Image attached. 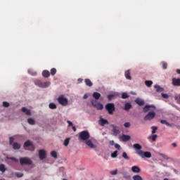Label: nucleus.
<instances>
[{
    "label": "nucleus",
    "instance_id": "f257e3e1",
    "mask_svg": "<svg viewBox=\"0 0 180 180\" xmlns=\"http://www.w3.org/2000/svg\"><path fill=\"white\" fill-rule=\"evenodd\" d=\"M134 148L136 150V153L141 156L142 158H151V153L150 152H144L143 150H141L142 146L139 144V143H136L134 144L133 146Z\"/></svg>",
    "mask_w": 180,
    "mask_h": 180
},
{
    "label": "nucleus",
    "instance_id": "f03ea898",
    "mask_svg": "<svg viewBox=\"0 0 180 180\" xmlns=\"http://www.w3.org/2000/svg\"><path fill=\"white\" fill-rule=\"evenodd\" d=\"M34 84H35V85H37L39 87L42 88V89L47 88L48 86H50L51 84V82H42L39 79H35L34 80Z\"/></svg>",
    "mask_w": 180,
    "mask_h": 180
},
{
    "label": "nucleus",
    "instance_id": "7ed1b4c3",
    "mask_svg": "<svg viewBox=\"0 0 180 180\" xmlns=\"http://www.w3.org/2000/svg\"><path fill=\"white\" fill-rule=\"evenodd\" d=\"M90 138V134L87 130H84L79 134V140L85 141Z\"/></svg>",
    "mask_w": 180,
    "mask_h": 180
},
{
    "label": "nucleus",
    "instance_id": "20e7f679",
    "mask_svg": "<svg viewBox=\"0 0 180 180\" xmlns=\"http://www.w3.org/2000/svg\"><path fill=\"white\" fill-rule=\"evenodd\" d=\"M24 147L26 150H30L31 152H33L35 150V146L33 145V143L30 140L25 142Z\"/></svg>",
    "mask_w": 180,
    "mask_h": 180
},
{
    "label": "nucleus",
    "instance_id": "39448f33",
    "mask_svg": "<svg viewBox=\"0 0 180 180\" xmlns=\"http://www.w3.org/2000/svg\"><path fill=\"white\" fill-rule=\"evenodd\" d=\"M105 108L108 111L109 115H112L113 112L115 110V105L114 103H109L105 105Z\"/></svg>",
    "mask_w": 180,
    "mask_h": 180
},
{
    "label": "nucleus",
    "instance_id": "423d86ee",
    "mask_svg": "<svg viewBox=\"0 0 180 180\" xmlns=\"http://www.w3.org/2000/svg\"><path fill=\"white\" fill-rule=\"evenodd\" d=\"M20 164L21 165H30L32 164V161L29 158H20Z\"/></svg>",
    "mask_w": 180,
    "mask_h": 180
},
{
    "label": "nucleus",
    "instance_id": "0eeeda50",
    "mask_svg": "<svg viewBox=\"0 0 180 180\" xmlns=\"http://www.w3.org/2000/svg\"><path fill=\"white\" fill-rule=\"evenodd\" d=\"M57 101L62 106H66L68 103V98H65L63 96H59L58 98H57Z\"/></svg>",
    "mask_w": 180,
    "mask_h": 180
},
{
    "label": "nucleus",
    "instance_id": "6e6552de",
    "mask_svg": "<svg viewBox=\"0 0 180 180\" xmlns=\"http://www.w3.org/2000/svg\"><path fill=\"white\" fill-rule=\"evenodd\" d=\"M155 112L153 111L148 112V114L144 117V121H150L155 117Z\"/></svg>",
    "mask_w": 180,
    "mask_h": 180
},
{
    "label": "nucleus",
    "instance_id": "1a4fd4ad",
    "mask_svg": "<svg viewBox=\"0 0 180 180\" xmlns=\"http://www.w3.org/2000/svg\"><path fill=\"white\" fill-rule=\"evenodd\" d=\"M39 158L41 160H44L46 158V153L44 150H39Z\"/></svg>",
    "mask_w": 180,
    "mask_h": 180
},
{
    "label": "nucleus",
    "instance_id": "9d476101",
    "mask_svg": "<svg viewBox=\"0 0 180 180\" xmlns=\"http://www.w3.org/2000/svg\"><path fill=\"white\" fill-rule=\"evenodd\" d=\"M172 85L176 86H180V78H173Z\"/></svg>",
    "mask_w": 180,
    "mask_h": 180
},
{
    "label": "nucleus",
    "instance_id": "9b49d317",
    "mask_svg": "<svg viewBox=\"0 0 180 180\" xmlns=\"http://www.w3.org/2000/svg\"><path fill=\"white\" fill-rule=\"evenodd\" d=\"M21 112L22 113H25V115L30 116L32 115L31 110L30 109H27V108L22 107V108L20 109Z\"/></svg>",
    "mask_w": 180,
    "mask_h": 180
},
{
    "label": "nucleus",
    "instance_id": "f8f14e48",
    "mask_svg": "<svg viewBox=\"0 0 180 180\" xmlns=\"http://www.w3.org/2000/svg\"><path fill=\"white\" fill-rule=\"evenodd\" d=\"M150 108H153L155 109V106H154L153 105H146L144 108H143V112L145 113H146L147 112H148L149 110H150Z\"/></svg>",
    "mask_w": 180,
    "mask_h": 180
},
{
    "label": "nucleus",
    "instance_id": "ddd939ff",
    "mask_svg": "<svg viewBox=\"0 0 180 180\" xmlns=\"http://www.w3.org/2000/svg\"><path fill=\"white\" fill-rule=\"evenodd\" d=\"M86 144L91 149L96 148V146L93 143L92 141L91 140L86 141Z\"/></svg>",
    "mask_w": 180,
    "mask_h": 180
},
{
    "label": "nucleus",
    "instance_id": "4468645a",
    "mask_svg": "<svg viewBox=\"0 0 180 180\" xmlns=\"http://www.w3.org/2000/svg\"><path fill=\"white\" fill-rule=\"evenodd\" d=\"M50 75H51L50 71L47 70L42 71V76L44 77L48 78L49 77H50Z\"/></svg>",
    "mask_w": 180,
    "mask_h": 180
},
{
    "label": "nucleus",
    "instance_id": "2eb2a0df",
    "mask_svg": "<svg viewBox=\"0 0 180 180\" xmlns=\"http://www.w3.org/2000/svg\"><path fill=\"white\" fill-rule=\"evenodd\" d=\"M121 139H122L123 142H127V141H129L131 139V137L129 135H122Z\"/></svg>",
    "mask_w": 180,
    "mask_h": 180
},
{
    "label": "nucleus",
    "instance_id": "dca6fc26",
    "mask_svg": "<svg viewBox=\"0 0 180 180\" xmlns=\"http://www.w3.org/2000/svg\"><path fill=\"white\" fill-rule=\"evenodd\" d=\"M131 172L134 173H139L141 172V169L139 167L134 166L131 167Z\"/></svg>",
    "mask_w": 180,
    "mask_h": 180
},
{
    "label": "nucleus",
    "instance_id": "f3484780",
    "mask_svg": "<svg viewBox=\"0 0 180 180\" xmlns=\"http://www.w3.org/2000/svg\"><path fill=\"white\" fill-rule=\"evenodd\" d=\"M84 83L86 86L91 87L94 85L93 82L90 80V79H84Z\"/></svg>",
    "mask_w": 180,
    "mask_h": 180
},
{
    "label": "nucleus",
    "instance_id": "a211bd4d",
    "mask_svg": "<svg viewBox=\"0 0 180 180\" xmlns=\"http://www.w3.org/2000/svg\"><path fill=\"white\" fill-rule=\"evenodd\" d=\"M132 105L130 103H125L124 104V110L125 111H129V110L131 108Z\"/></svg>",
    "mask_w": 180,
    "mask_h": 180
},
{
    "label": "nucleus",
    "instance_id": "6ab92c4d",
    "mask_svg": "<svg viewBox=\"0 0 180 180\" xmlns=\"http://www.w3.org/2000/svg\"><path fill=\"white\" fill-rule=\"evenodd\" d=\"M112 127L113 134L115 135L119 134L120 130L118 129L117 127H116L115 125H112Z\"/></svg>",
    "mask_w": 180,
    "mask_h": 180
},
{
    "label": "nucleus",
    "instance_id": "aec40b11",
    "mask_svg": "<svg viewBox=\"0 0 180 180\" xmlns=\"http://www.w3.org/2000/svg\"><path fill=\"white\" fill-rule=\"evenodd\" d=\"M135 102L137 105H139L141 106L145 105V101L140 98H136Z\"/></svg>",
    "mask_w": 180,
    "mask_h": 180
},
{
    "label": "nucleus",
    "instance_id": "412c9836",
    "mask_svg": "<svg viewBox=\"0 0 180 180\" xmlns=\"http://www.w3.org/2000/svg\"><path fill=\"white\" fill-rule=\"evenodd\" d=\"M124 76H125L127 79H129V80L131 79V77L130 76V70H126L124 72Z\"/></svg>",
    "mask_w": 180,
    "mask_h": 180
},
{
    "label": "nucleus",
    "instance_id": "4be33fe9",
    "mask_svg": "<svg viewBox=\"0 0 180 180\" xmlns=\"http://www.w3.org/2000/svg\"><path fill=\"white\" fill-rule=\"evenodd\" d=\"M154 87L155 89H156V91L158 93H161L164 91V89L160 87L159 85H155Z\"/></svg>",
    "mask_w": 180,
    "mask_h": 180
},
{
    "label": "nucleus",
    "instance_id": "5701e85b",
    "mask_svg": "<svg viewBox=\"0 0 180 180\" xmlns=\"http://www.w3.org/2000/svg\"><path fill=\"white\" fill-rule=\"evenodd\" d=\"M92 96L95 100H98L101 97V94L98 92H94Z\"/></svg>",
    "mask_w": 180,
    "mask_h": 180
},
{
    "label": "nucleus",
    "instance_id": "b1692460",
    "mask_svg": "<svg viewBox=\"0 0 180 180\" xmlns=\"http://www.w3.org/2000/svg\"><path fill=\"white\" fill-rule=\"evenodd\" d=\"M13 147L14 150H20V148H21V145L20 143H18L15 142L13 144Z\"/></svg>",
    "mask_w": 180,
    "mask_h": 180
},
{
    "label": "nucleus",
    "instance_id": "393cba45",
    "mask_svg": "<svg viewBox=\"0 0 180 180\" xmlns=\"http://www.w3.org/2000/svg\"><path fill=\"white\" fill-rule=\"evenodd\" d=\"M100 121H101V124L102 126H104L105 124H109V122L106 119L101 118Z\"/></svg>",
    "mask_w": 180,
    "mask_h": 180
},
{
    "label": "nucleus",
    "instance_id": "a878e982",
    "mask_svg": "<svg viewBox=\"0 0 180 180\" xmlns=\"http://www.w3.org/2000/svg\"><path fill=\"white\" fill-rule=\"evenodd\" d=\"M160 123H162V124H165L167 127H172V124H169V122L166 120H160Z\"/></svg>",
    "mask_w": 180,
    "mask_h": 180
},
{
    "label": "nucleus",
    "instance_id": "bb28decb",
    "mask_svg": "<svg viewBox=\"0 0 180 180\" xmlns=\"http://www.w3.org/2000/svg\"><path fill=\"white\" fill-rule=\"evenodd\" d=\"M94 108H97L98 110H102L103 109V105L101 104V103H98L96 104Z\"/></svg>",
    "mask_w": 180,
    "mask_h": 180
},
{
    "label": "nucleus",
    "instance_id": "cd10ccee",
    "mask_svg": "<svg viewBox=\"0 0 180 180\" xmlns=\"http://www.w3.org/2000/svg\"><path fill=\"white\" fill-rule=\"evenodd\" d=\"M145 85H146L147 87H150L153 85L152 80H146Z\"/></svg>",
    "mask_w": 180,
    "mask_h": 180
},
{
    "label": "nucleus",
    "instance_id": "c85d7f7f",
    "mask_svg": "<svg viewBox=\"0 0 180 180\" xmlns=\"http://www.w3.org/2000/svg\"><path fill=\"white\" fill-rule=\"evenodd\" d=\"M27 122L31 125H34L35 124V120L33 118H28L27 119Z\"/></svg>",
    "mask_w": 180,
    "mask_h": 180
},
{
    "label": "nucleus",
    "instance_id": "c756f323",
    "mask_svg": "<svg viewBox=\"0 0 180 180\" xmlns=\"http://www.w3.org/2000/svg\"><path fill=\"white\" fill-rule=\"evenodd\" d=\"M71 140V138H67L65 139V141L63 142V146H68L69 143H70V141Z\"/></svg>",
    "mask_w": 180,
    "mask_h": 180
},
{
    "label": "nucleus",
    "instance_id": "7c9ffc66",
    "mask_svg": "<svg viewBox=\"0 0 180 180\" xmlns=\"http://www.w3.org/2000/svg\"><path fill=\"white\" fill-rule=\"evenodd\" d=\"M49 108L51 109V110H55V109L57 108V106H56V105L55 103H51L49 104Z\"/></svg>",
    "mask_w": 180,
    "mask_h": 180
},
{
    "label": "nucleus",
    "instance_id": "2f4dec72",
    "mask_svg": "<svg viewBox=\"0 0 180 180\" xmlns=\"http://www.w3.org/2000/svg\"><path fill=\"white\" fill-rule=\"evenodd\" d=\"M51 157H53L55 159H57L58 156H57V152L55 150H53L51 152Z\"/></svg>",
    "mask_w": 180,
    "mask_h": 180
},
{
    "label": "nucleus",
    "instance_id": "473e14b6",
    "mask_svg": "<svg viewBox=\"0 0 180 180\" xmlns=\"http://www.w3.org/2000/svg\"><path fill=\"white\" fill-rule=\"evenodd\" d=\"M132 179L133 180H143L142 177L139 175H134L133 177H132Z\"/></svg>",
    "mask_w": 180,
    "mask_h": 180
},
{
    "label": "nucleus",
    "instance_id": "72a5a7b5",
    "mask_svg": "<svg viewBox=\"0 0 180 180\" xmlns=\"http://www.w3.org/2000/svg\"><path fill=\"white\" fill-rule=\"evenodd\" d=\"M6 170V167H5V165H3V164H1L0 165V172H5Z\"/></svg>",
    "mask_w": 180,
    "mask_h": 180
},
{
    "label": "nucleus",
    "instance_id": "f704fd0d",
    "mask_svg": "<svg viewBox=\"0 0 180 180\" xmlns=\"http://www.w3.org/2000/svg\"><path fill=\"white\" fill-rule=\"evenodd\" d=\"M129 97V96L127 94V92H123V93L122 94V99H127V98H128Z\"/></svg>",
    "mask_w": 180,
    "mask_h": 180
},
{
    "label": "nucleus",
    "instance_id": "c9c22d12",
    "mask_svg": "<svg viewBox=\"0 0 180 180\" xmlns=\"http://www.w3.org/2000/svg\"><path fill=\"white\" fill-rule=\"evenodd\" d=\"M122 158L125 160H129V158L128 157L127 154L126 152H123L122 153Z\"/></svg>",
    "mask_w": 180,
    "mask_h": 180
},
{
    "label": "nucleus",
    "instance_id": "e433bc0d",
    "mask_svg": "<svg viewBox=\"0 0 180 180\" xmlns=\"http://www.w3.org/2000/svg\"><path fill=\"white\" fill-rule=\"evenodd\" d=\"M159 155L162 156V158L165 160H169V158L167 155H165V154H162V153H159Z\"/></svg>",
    "mask_w": 180,
    "mask_h": 180
},
{
    "label": "nucleus",
    "instance_id": "4c0bfd02",
    "mask_svg": "<svg viewBox=\"0 0 180 180\" xmlns=\"http://www.w3.org/2000/svg\"><path fill=\"white\" fill-rule=\"evenodd\" d=\"M57 70L56 68L51 69V75L54 76L56 75Z\"/></svg>",
    "mask_w": 180,
    "mask_h": 180
},
{
    "label": "nucleus",
    "instance_id": "58836bf2",
    "mask_svg": "<svg viewBox=\"0 0 180 180\" xmlns=\"http://www.w3.org/2000/svg\"><path fill=\"white\" fill-rule=\"evenodd\" d=\"M15 175L17 178H22L24 176V174L20 172H15Z\"/></svg>",
    "mask_w": 180,
    "mask_h": 180
},
{
    "label": "nucleus",
    "instance_id": "ea45409f",
    "mask_svg": "<svg viewBox=\"0 0 180 180\" xmlns=\"http://www.w3.org/2000/svg\"><path fill=\"white\" fill-rule=\"evenodd\" d=\"M117 153H118L117 150H115V151L111 154V157H112V158H117Z\"/></svg>",
    "mask_w": 180,
    "mask_h": 180
},
{
    "label": "nucleus",
    "instance_id": "a19ab883",
    "mask_svg": "<svg viewBox=\"0 0 180 180\" xmlns=\"http://www.w3.org/2000/svg\"><path fill=\"white\" fill-rule=\"evenodd\" d=\"M152 134H155L156 131L158 130V127H152Z\"/></svg>",
    "mask_w": 180,
    "mask_h": 180
},
{
    "label": "nucleus",
    "instance_id": "79ce46f5",
    "mask_svg": "<svg viewBox=\"0 0 180 180\" xmlns=\"http://www.w3.org/2000/svg\"><path fill=\"white\" fill-rule=\"evenodd\" d=\"M91 105L94 106V107H95L98 103H97V101L96 100H94V99H92L91 101Z\"/></svg>",
    "mask_w": 180,
    "mask_h": 180
},
{
    "label": "nucleus",
    "instance_id": "37998d69",
    "mask_svg": "<svg viewBox=\"0 0 180 180\" xmlns=\"http://www.w3.org/2000/svg\"><path fill=\"white\" fill-rule=\"evenodd\" d=\"M8 160H11V161H13L15 162H18L19 160L15 158H7Z\"/></svg>",
    "mask_w": 180,
    "mask_h": 180
},
{
    "label": "nucleus",
    "instance_id": "c03bdc74",
    "mask_svg": "<svg viewBox=\"0 0 180 180\" xmlns=\"http://www.w3.org/2000/svg\"><path fill=\"white\" fill-rule=\"evenodd\" d=\"M161 95H162V98H165V99H168L169 97V95L167 94L162 93Z\"/></svg>",
    "mask_w": 180,
    "mask_h": 180
},
{
    "label": "nucleus",
    "instance_id": "a18cd8bd",
    "mask_svg": "<svg viewBox=\"0 0 180 180\" xmlns=\"http://www.w3.org/2000/svg\"><path fill=\"white\" fill-rule=\"evenodd\" d=\"M162 68L164 70H167V63L166 62H162Z\"/></svg>",
    "mask_w": 180,
    "mask_h": 180
},
{
    "label": "nucleus",
    "instance_id": "49530a36",
    "mask_svg": "<svg viewBox=\"0 0 180 180\" xmlns=\"http://www.w3.org/2000/svg\"><path fill=\"white\" fill-rule=\"evenodd\" d=\"M3 105L6 108H8L10 106V103L8 102H7V101H4L3 102Z\"/></svg>",
    "mask_w": 180,
    "mask_h": 180
},
{
    "label": "nucleus",
    "instance_id": "de8ad7c7",
    "mask_svg": "<svg viewBox=\"0 0 180 180\" xmlns=\"http://www.w3.org/2000/svg\"><path fill=\"white\" fill-rule=\"evenodd\" d=\"M157 138H158V135L153 134V135L152 136V141H155L156 139H157Z\"/></svg>",
    "mask_w": 180,
    "mask_h": 180
},
{
    "label": "nucleus",
    "instance_id": "09e8293b",
    "mask_svg": "<svg viewBox=\"0 0 180 180\" xmlns=\"http://www.w3.org/2000/svg\"><path fill=\"white\" fill-rule=\"evenodd\" d=\"M117 174V169H115L110 172V174L112 175H116Z\"/></svg>",
    "mask_w": 180,
    "mask_h": 180
},
{
    "label": "nucleus",
    "instance_id": "8fccbe9b",
    "mask_svg": "<svg viewBox=\"0 0 180 180\" xmlns=\"http://www.w3.org/2000/svg\"><path fill=\"white\" fill-rule=\"evenodd\" d=\"M124 127H126V128H129V127H130L131 124H130L129 122H125V123L124 124Z\"/></svg>",
    "mask_w": 180,
    "mask_h": 180
},
{
    "label": "nucleus",
    "instance_id": "3c124183",
    "mask_svg": "<svg viewBox=\"0 0 180 180\" xmlns=\"http://www.w3.org/2000/svg\"><path fill=\"white\" fill-rule=\"evenodd\" d=\"M113 97H115V95L110 94V95H108V98L109 101H111L112 98H113Z\"/></svg>",
    "mask_w": 180,
    "mask_h": 180
},
{
    "label": "nucleus",
    "instance_id": "603ef678",
    "mask_svg": "<svg viewBox=\"0 0 180 180\" xmlns=\"http://www.w3.org/2000/svg\"><path fill=\"white\" fill-rule=\"evenodd\" d=\"M13 142H14V138L10 137L9 138V143H10V144H13Z\"/></svg>",
    "mask_w": 180,
    "mask_h": 180
},
{
    "label": "nucleus",
    "instance_id": "864d4df0",
    "mask_svg": "<svg viewBox=\"0 0 180 180\" xmlns=\"http://www.w3.org/2000/svg\"><path fill=\"white\" fill-rule=\"evenodd\" d=\"M114 146H115V148H117L118 150H120V146L117 143H115Z\"/></svg>",
    "mask_w": 180,
    "mask_h": 180
},
{
    "label": "nucleus",
    "instance_id": "5fc2aeb1",
    "mask_svg": "<svg viewBox=\"0 0 180 180\" xmlns=\"http://www.w3.org/2000/svg\"><path fill=\"white\" fill-rule=\"evenodd\" d=\"M127 174V172H123V173H122L123 176H124L125 178H129V177H130L129 176H128V175L126 176Z\"/></svg>",
    "mask_w": 180,
    "mask_h": 180
},
{
    "label": "nucleus",
    "instance_id": "6e6d98bb",
    "mask_svg": "<svg viewBox=\"0 0 180 180\" xmlns=\"http://www.w3.org/2000/svg\"><path fill=\"white\" fill-rule=\"evenodd\" d=\"M67 122L68 123L69 126H73V123L71 121L68 120Z\"/></svg>",
    "mask_w": 180,
    "mask_h": 180
},
{
    "label": "nucleus",
    "instance_id": "4d7b16f0",
    "mask_svg": "<svg viewBox=\"0 0 180 180\" xmlns=\"http://www.w3.org/2000/svg\"><path fill=\"white\" fill-rule=\"evenodd\" d=\"M110 144L111 146H115L116 143H115V141H110Z\"/></svg>",
    "mask_w": 180,
    "mask_h": 180
},
{
    "label": "nucleus",
    "instance_id": "13d9d810",
    "mask_svg": "<svg viewBox=\"0 0 180 180\" xmlns=\"http://www.w3.org/2000/svg\"><path fill=\"white\" fill-rule=\"evenodd\" d=\"M72 130H73L74 132H76L77 128H76L75 127H72Z\"/></svg>",
    "mask_w": 180,
    "mask_h": 180
},
{
    "label": "nucleus",
    "instance_id": "bf43d9fd",
    "mask_svg": "<svg viewBox=\"0 0 180 180\" xmlns=\"http://www.w3.org/2000/svg\"><path fill=\"white\" fill-rule=\"evenodd\" d=\"M88 98V96L86 94H84V96H83V98L84 99H87Z\"/></svg>",
    "mask_w": 180,
    "mask_h": 180
},
{
    "label": "nucleus",
    "instance_id": "052dcab7",
    "mask_svg": "<svg viewBox=\"0 0 180 180\" xmlns=\"http://www.w3.org/2000/svg\"><path fill=\"white\" fill-rule=\"evenodd\" d=\"M176 73H177L178 75H180V69H176Z\"/></svg>",
    "mask_w": 180,
    "mask_h": 180
},
{
    "label": "nucleus",
    "instance_id": "680f3d73",
    "mask_svg": "<svg viewBox=\"0 0 180 180\" xmlns=\"http://www.w3.org/2000/svg\"><path fill=\"white\" fill-rule=\"evenodd\" d=\"M79 83H82L83 82V79H78Z\"/></svg>",
    "mask_w": 180,
    "mask_h": 180
},
{
    "label": "nucleus",
    "instance_id": "e2e57ef3",
    "mask_svg": "<svg viewBox=\"0 0 180 180\" xmlns=\"http://www.w3.org/2000/svg\"><path fill=\"white\" fill-rule=\"evenodd\" d=\"M172 146L175 148V147H176V146H177V144H176V143H172Z\"/></svg>",
    "mask_w": 180,
    "mask_h": 180
},
{
    "label": "nucleus",
    "instance_id": "0e129e2a",
    "mask_svg": "<svg viewBox=\"0 0 180 180\" xmlns=\"http://www.w3.org/2000/svg\"><path fill=\"white\" fill-rule=\"evenodd\" d=\"M131 95H136V94L135 92L131 91Z\"/></svg>",
    "mask_w": 180,
    "mask_h": 180
},
{
    "label": "nucleus",
    "instance_id": "69168bd1",
    "mask_svg": "<svg viewBox=\"0 0 180 180\" xmlns=\"http://www.w3.org/2000/svg\"><path fill=\"white\" fill-rule=\"evenodd\" d=\"M163 180H169V179H167V178H165Z\"/></svg>",
    "mask_w": 180,
    "mask_h": 180
},
{
    "label": "nucleus",
    "instance_id": "338daca9",
    "mask_svg": "<svg viewBox=\"0 0 180 180\" xmlns=\"http://www.w3.org/2000/svg\"><path fill=\"white\" fill-rule=\"evenodd\" d=\"M32 75H37V73H36V72H34V74H32Z\"/></svg>",
    "mask_w": 180,
    "mask_h": 180
},
{
    "label": "nucleus",
    "instance_id": "774afa93",
    "mask_svg": "<svg viewBox=\"0 0 180 180\" xmlns=\"http://www.w3.org/2000/svg\"><path fill=\"white\" fill-rule=\"evenodd\" d=\"M62 180H68V179H63Z\"/></svg>",
    "mask_w": 180,
    "mask_h": 180
}]
</instances>
